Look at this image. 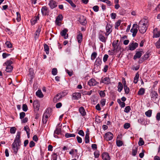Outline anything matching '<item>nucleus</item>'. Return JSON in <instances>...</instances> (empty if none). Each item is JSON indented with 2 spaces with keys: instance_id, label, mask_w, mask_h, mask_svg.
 <instances>
[{
  "instance_id": "nucleus-1",
  "label": "nucleus",
  "mask_w": 160,
  "mask_h": 160,
  "mask_svg": "<svg viewBox=\"0 0 160 160\" xmlns=\"http://www.w3.org/2000/svg\"><path fill=\"white\" fill-rule=\"evenodd\" d=\"M21 133L18 132L12 144V148L15 154H17L18 149L20 148L21 145V141L20 139Z\"/></svg>"
},
{
  "instance_id": "nucleus-2",
  "label": "nucleus",
  "mask_w": 160,
  "mask_h": 160,
  "mask_svg": "<svg viewBox=\"0 0 160 160\" xmlns=\"http://www.w3.org/2000/svg\"><path fill=\"white\" fill-rule=\"evenodd\" d=\"M148 21L147 19H142L140 20L138 24L139 31L142 33H144L146 31L148 27Z\"/></svg>"
},
{
  "instance_id": "nucleus-3",
  "label": "nucleus",
  "mask_w": 160,
  "mask_h": 160,
  "mask_svg": "<svg viewBox=\"0 0 160 160\" xmlns=\"http://www.w3.org/2000/svg\"><path fill=\"white\" fill-rule=\"evenodd\" d=\"M49 112V109H47L43 115L42 121L43 124H46L48 117L50 116V114Z\"/></svg>"
},
{
  "instance_id": "nucleus-4",
  "label": "nucleus",
  "mask_w": 160,
  "mask_h": 160,
  "mask_svg": "<svg viewBox=\"0 0 160 160\" xmlns=\"http://www.w3.org/2000/svg\"><path fill=\"white\" fill-rule=\"evenodd\" d=\"M138 25L137 24H134L133 25L132 28L130 30L131 32L132 33V36L134 37L136 36L138 32Z\"/></svg>"
},
{
  "instance_id": "nucleus-5",
  "label": "nucleus",
  "mask_w": 160,
  "mask_h": 160,
  "mask_svg": "<svg viewBox=\"0 0 160 160\" xmlns=\"http://www.w3.org/2000/svg\"><path fill=\"white\" fill-rule=\"evenodd\" d=\"M100 83H103L105 84H108L111 83V80L109 78L106 77L104 78H102L101 79Z\"/></svg>"
},
{
  "instance_id": "nucleus-6",
  "label": "nucleus",
  "mask_w": 160,
  "mask_h": 160,
  "mask_svg": "<svg viewBox=\"0 0 160 160\" xmlns=\"http://www.w3.org/2000/svg\"><path fill=\"white\" fill-rule=\"evenodd\" d=\"M113 134L110 132H108L106 133L104 137L107 141L111 140L113 138Z\"/></svg>"
},
{
  "instance_id": "nucleus-7",
  "label": "nucleus",
  "mask_w": 160,
  "mask_h": 160,
  "mask_svg": "<svg viewBox=\"0 0 160 160\" xmlns=\"http://www.w3.org/2000/svg\"><path fill=\"white\" fill-rule=\"evenodd\" d=\"M88 85L90 86H94L98 84L96 80L94 78L90 79L88 82Z\"/></svg>"
},
{
  "instance_id": "nucleus-8",
  "label": "nucleus",
  "mask_w": 160,
  "mask_h": 160,
  "mask_svg": "<svg viewBox=\"0 0 160 160\" xmlns=\"http://www.w3.org/2000/svg\"><path fill=\"white\" fill-rule=\"evenodd\" d=\"M138 46V44L137 43L133 42L132 43H130L129 45V49L130 50H134Z\"/></svg>"
},
{
  "instance_id": "nucleus-9",
  "label": "nucleus",
  "mask_w": 160,
  "mask_h": 160,
  "mask_svg": "<svg viewBox=\"0 0 160 160\" xmlns=\"http://www.w3.org/2000/svg\"><path fill=\"white\" fill-rule=\"evenodd\" d=\"M41 12L43 15H48L49 13V11L48 8L45 6L42 7L41 9Z\"/></svg>"
},
{
  "instance_id": "nucleus-10",
  "label": "nucleus",
  "mask_w": 160,
  "mask_h": 160,
  "mask_svg": "<svg viewBox=\"0 0 160 160\" xmlns=\"http://www.w3.org/2000/svg\"><path fill=\"white\" fill-rule=\"evenodd\" d=\"M68 32V30L67 29H64L62 32H61V35L64 37L65 39H66L68 38V35L67 33Z\"/></svg>"
},
{
  "instance_id": "nucleus-11",
  "label": "nucleus",
  "mask_w": 160,
  "mask_h": 160,
  "mask_svg": "<svg viewBox=\"0 0 160 160\" xmlns=\"http://www.w3.org/2000/svg\"><path fill=\"white\" fill-rule=\"evenodd\" d=\"M153 38H158L160 36V31H158V29L156 28L153 31Z\"/></svg>"
},
{
  "instance_id": "nucleus-12",
  "label": "nucleus",
  "mask_w": 160,
  "mask_h": 160,
  "mask_svg": "<svg viewBox=\"0 0 160 160\" xmlns=\"http://www.w3.org/2000/svg\"><path fill=\"white\" fill-rule=\"evenodd\" d=\"M79 111L81 115L83 117L86 115V112L85 110L82 107H81L79 108Z\"/></svg>"
},
{
  "instance_id": "nucleus-13",
  "label": "nucleus",
  "mask_w": 160,
  "mask_h": 160,
  "mask_svg": "<svg viewBox=\"0 0 160 160\" xmlns=\"http://www.w3.org/2000/svg\"><path fill=\"white\" fill-rule=\"evenodd\" d=\"M62 95L60 93L57 94L53 98V102H56L59 101L62 98Z\"/></svg>"
},
{
  "instance_id": "nucleus-14",
  "label": "nucleus",
  "mask_w": 160,
  "mask_h": 160,
  "mask_svg": "<svg viewBox=\"0 0 160 160\" xmlns=\"http://www.w3.org/2000/svg\"><path fill=\"white\" fill-rule=\"evenodd\" d=\"M103 160H110V158L108 154L106 152L103 153L102 154Z\"/></svg>"
},
{
  "instance_id": "nucleus-15",
  "label": "nucleus",
  "mask_w": 160,
  "mask_h": 160,
  "mask_svg": "<svg viewBox=\"0 0 160 160\" xmlns=\"http://www.w3.org/2000/svg\"><path fill=\"white\" fill-rule=\"evenodd\" d=\"M49 5L51 9H53L57 6V2L53 0H51L49 3Z\"/></svg>"
},
{
  "instance_id": "nucleus-16",
  "label": "nucleus",
  "mask_w": 160,
  "mask_h": 160,
  "mask_svg": "<svg viewBox=\"0 0 160 160\" xmlns=\"http://www.w3.org/2000/svg\"><path fill=\"white\" fill-rule=\"evenodd\" d=\"M62 18L63 17L62 15H59L56 20V24L58 25H60V21L62 20Z\"/></svg>"
},
{
  "instance_id": "nucleus-17",
  "label": "nucleus",
  "mask_w": 160,
  "mask_h": 160,
  "mask_svg": "<svg viewBox=\"0 0 160 160\" xmlns=\"http://www.w3.org/2000/svg\"><path fill=\"white\" fill-rule=\"evenodd\" d=\"M80 23L83 25H85L87 23L86 18L83 16L80 17Z\"/></svg>"
},
{
  "instance_id": "nucleus-18",
  "label": "nucleus",
  "mask_w": 160,
  "mask_h": 160,
  "mask_svg": "<svg viewBox=\"0 0 160 160\" xmlns=\"http://www.w3.org/2000/svg\"><path fill=\"white\" fill-rule=\"evenodd\" d=\"M99 40L102 42H105L107 38V37L105 38L102 34H100L98 36Z\"/></svg>"
},
{
  "instance_id": "nucleus-19",
  "label": "nucleus",
  "mask_w": 160,
  "mask_h": 160,
  "mask_svg": "<svg viewBox=\"0 0 160 160\" xmlns=\"http://www.w3.org/2000/svg\"><path fill=\"white\" fill-rule=\"evenodd\" d=\"M81 94L80 93L75 92L73 94V98L75 99H78L81 98Z\"/></svg>"
},
{
  "instance_id": "nucleus-20",
  "label": "nucleus",
  "mask_w": 160,
  "mask_h": 160,
  "mask_svg": "<svg viewBox=\"0 0 160 160\" xmlns=\"http://www.w3.org/2000/svg\"><path fill=\"white\" fill-rule=\"evenodd\" d=\"M142 52H136L134 56L133 59L134 60L136 59L137 58H139L141 56L142 54L141 53Z\"/></svg>"
},
{
  "instance_id": "nucleus-21",
  "label": "nucleus",
  "mask_w": 160,
  "mask_h": 160,
  "mask_svg": "<svg viewBox=\"0 0 160 160\" xmlns=\"http://www.w3.org/2000/svg\"><path fill=\"white\" fill-rule=\"evenodd\" d=\"M112 26L110 24H107L106 27V30L107 32H111L112 31Z\"/></svg>"
},
{
  "instance_id": "nucleus-22",
  "label": "nucleus",
  "mask_w": 160,
  "mask_h": 160,
  "mask_svg": "<svg viewBox=\"0 0 160 160\" xmlns=\"http://www.w3.org/2000/svg\"><path fill=\"white\" fill-rule=\"evenodd\" d=\"M39 19V17L38 16H36L34 17L33 18L31 19V23L32 25L34 24L36 22H37V20Z\"/></svg>"
},
{
  "instance_id": "nucleus-23",
  "label": "nucleus",
  "mask_w": 160,
  "mask_h": 160,
  "mask_svg": "<svg viewBox=\"0 0 160 160\" xmlns=\"http://www.w3.org/2000/svg\"><path fill=\"white\" fill-rule=\"evenodd\" d=\"M85 136V142L86 143L89 142V133L88 132H86Z\"/></svg>"
},
{
  "instance_id": "nucleus-24",
  "label": "nucleus",
  "mask_w": 160,
  "mask_h": 160,
  "mask_svg": "<svg viewBox=\"0 0 160 160\" xmlns=\"http://www.w3.org/2000/svg\"><path fill=\"white\" fill-rule=\"evenodd\" d=\"M82 33H79L77 36V39L79 43H81L82 40Z\"/></svg>"
},
{
  "instance_id": "nucleus-25",
  "label": "nucleus",
  "mask_w": 160,
  "mask_h": 160,
  "mask_svg": "<svg viewBox=\"0 0 160 160\" xmlns=\"http://www.w3.org/2000/svg\"><path fill=\"white\" fill-rule=\"evenodd\" d=\"M36 95L38 97L40 98H42L43 97V94H42L41 91V90H38L36 92Z\"/></svg>"
},
{
  "instance_id": "nucleus-26",
  "label": "nucleus",
  "mask_w": 160,
  "mask_h": 160,
  "mask_svg": "<svg viewBox=\"0 0 160 160\" xmlns=\"http://www.w3.org/2000/svg\"><path fill=\"white\" fill-rule=\"evenodd\" d=\"M118 91L119 92H120L122 90V88H123V85L121 82H118Z\"/></svg>"
},
{
  "instance_id": "nucleus-27",
  "label": "nucleus",
  "mask_w": 160,
  "mask_h": 160,
  "mask_svg": "<svg viewBox=\"0 0 160 160\" xmlns=\"http://www.w3.org/2000/svg\"><path fill=\"white\" fill-rule=\"evenodd\" d=\"M41 29L40 28H38L36 32L35 37V39H37L39 35L40 32H41Z\"/></svg>"
},
{
  "instance_id": "nucleus-28",
  "label": "nucleus",
  "mask_w": 160,
  "mask_h": 160,
  "mask_svg": "<svg viewBox=\"0 0 160 160\" xmlns=\"http://www.w3.org/2000/svg\"><path fill=\"white\" fill-rule=\"evenodd\" d=\"M44 51L46 52V53L48 54L49 53V48L48 46L46 44H45L44 46Z\"/></svg>"
},
{
  "instance_id": "nucleus-29",
  "label": "nucleus",
  "mask_w": 160,
  "mask_h": 160,
  "mask_svg": "<svg viewBox=\"0 0 160 160\" xmlns=\"http://www.w3.org/2000/svg\"><path fill=\"white\" fill-rule=\"evenodd\" d=\"M145 89L144 88H141L140 89L138 92V94L139 95H142L145 93Z\"/></svg>"
},
{
  "instance_id": "nucleus-30",
  "label": "nucleus",
  "mask_w": 160,
  "mask_h": 160,
  "mask_svg": "<svg viewBox=\"0 0 160 160\" xmlns=\"http://www.w3.org/2000/svg\"><path fill=\"white\" fill-rule=\"evenodd\" d=\"M13 67L12 66H7L6 67V71L7 72H11L13 69Z\"/></svg>"
},
{
  "instance_id": "nucleus-31",
  "label": "nucleus",
  "mask_w": 160,
  "mask_h": 160,
  "mask_svg": "<svg viewBox=\"0 0 160 160\" xmlns=\"http://www.w3.org/2000/svg\"><path fill=\"white\" fill-rule=\"evenodd\" d=\"M75 135L74 134H71L67 133H66L65 136L66 138H69L70 137H74L75 136Z\"/></svg>"
},
{
  "instance_id": "nucleus-32",
  "label": "nucleus",
  "mask_w": 160,
  "mask_h": 160,
  "mask_svg": "<svg viewBox=\"0 0 160 160\" xmlns=\"http://www.w3.org/2000/svg\"><path fill=\"white\" fill-rule=\"evenodd\" d=\"M152 110H149L145 112V115L148 117H150L151 116Z\"/></svg>"
},
{
  "instance_id": "nucleus-33",
  "label": "nucleus",
  "mask_w": 160,
  "mask_h": 160,
  "mask_svg": "<svg viewBox=\"0 0 160 160\" xmlns=\"http://www.w3.org/2000/svg\"><path fill=\"white\" fill-rule=\"evenodd\" d=\"M139 75L138 73L136 74L134 78V82L135 83H137L138 81Z\"/></svg>"
},
{
  "instance_id": "nucleus-34",
  "label": "nucleus",
  "mask_w": 160,
  "mask_h": 160,
  "mask_svg": "<svg viewBox=\"0 0 160 160\" xmlns=\"http://www.w3.org/2000/svg\"><path fill=\"white\" fill-rule=\"evenodd\" d=\"M61 128H56L54 132V134L59 135L61 133Z\"/></svg>"
},
{
  "instance_id": "nucleus-35",
  "label": "nucleus",
  "mask_w": 160,
  "mask_h": 160,
  "mask_svg": "<svg viewBox=\"0 0 160 160\" xmlns=\"http://www.w3.org/2000/svg\"><path fill=\"white\" fill-rule=\"evenodd\" d=\"M66 1L68 2L71 5L73 8H75L76 5L71 0H65Z\"/></svg>"
},
{
  "instance_id": "nucleus-36",
  "label": "nucleus",
  "mask_w": 160,
  "mask_h": 160,
  "mask_svg": "<svg viewBox=\"0 0 160 160\" xmlns=\"http://www.w3.org/2000/svg\"><path fill=\"white\" fill-rule=\"evenodd\" d=\"M137 149L138 148L136 147H135L132 149V153L133 156H135L136 155L137 152Z\"/></svg>"
},
{
  "instance_id": "nucleus-37",
  "label": "nucleus",
  "mask_w": 160,
  "mask_h": 160,
  "mask_svg": "<svg viewBox=\"0 0 160 160\" xmlns=\"http://www.w3.org/2000/svg\"><path fill=\"white\" fill-rule=\"evenodd\" d=\"M117 101L122 108H123L125 106V103L123 102H121L120 99H118Z\"/></svg>"
},
{
  "instance_id": "nucleus-38",
  "label": "nucleus",
  "mask_w": 160,
  "mask_h": 160,
  "mask_svg": "<svg viewBox=\"0 0 160 160\" xmlns=\"http://www.w3.org/2000/svg\"><path fill=\"white\" fill-rule=\"evenodd\" d=\"M12 62L10 60H8L7 62H5L4 65H5L7 66H11V65L12 64Z\"/></svg>"
},
{
  "instance_id": "nucleus-39",
  "label": "nucleus",
  "mask_w": 160,
  "mask_h": 160,
  "mask_svg": "<svg viewBox=\"0 0 160 160\" xmlns=\"http://www.w3.org/2000/svg\"><path fill=\"white\" fill-rule=\"evenodd\" d=\"M33 104L34 107H36V108H37L38 110L39 105L37 101H34L33 102Z\"/></svg>"
},
{
  "instance_id": "nucleus-40",
  "label": "nucleus",
  "mask_w": 160,
  "mask_h": 160,
  "mask_svg": "<svg viewBox=\"0 0 160 160\" xmlns=\"http://www.w3.org/2000/svg\"><path fill=\"white\" fill-rule=\"evenodd\" d=\"M149 53L147 52L143 56V59L144 60H146L149 57Z\"/></svg>"
},
{
  "instance_id": "nucleus-41",
  "label": "nucleus",
  "mask_w": 160,
  "mask_h": 160,
  "mask_svg": "<svg viewBox=\"0 0 160 160\" xmlns=\"http://www.w3.org/2000/svg\"><path fill=\"white\" fill-rule=\"evenodd\" d=\"M57 73L58 71L56 68H53L52 69V73L53 75H55L57 74Z\"/></svg>"
},
{
  "instance_id": "nucleus-42",
  "label": "nucleus",
  "mask_w": 160,
  "mask_h": 160,
  "mask_svg": "<svg viewBox=\"0 0 160 160\" xmlns=\"http://www.w3.org/2000/svg\"><path fill=\"white\" fill-rule=\"evenodd\" d=\"M97 55V53L95 52H93L91 55V59L92 60L96 58Z\"/></svg>"
},
{
  "instance_id": "nucleus-43",
  "label": "nucleus",
  "mask_w": 160,
  "mask_h": 160,
  "mask_svg": "<svg viewBox=\"0 0 160 160\" xmlns=\"http://www.w3.org/2000/svg\"><path fill=\"white\" fill-rule=\"evenodd\" d=\"M16 130V128L15 127H12L10 129V132L12 134L15 133Z\"/></svg>"
},
{
  "instance_id": "nucleus-44",
  "label": "nucleus",
  "mask_w": 160,
  "mask_h": 160,
  "mask_svg": "<svg viewBox=\"0 0 160 160\" xmlns=\"http://www.w3.org/2000/svg\"><path fill=\"white\" fill-rule=\"evenodd\" d=\"M144 142L142 139L141 138H140L138 142V144L139 146H142L144 145Z\"/></svg>"
},
{
  "instance_id": "nucleus-45",
  "label": "nucleus",
  "mask_w": 160,
  "mask_h": 160,
  "mask_svg": "<svg viewBox=\"0 0 160 160\" xmlns=\"http://www.w3.org/2000/svg\"><path fill=\"white\" fill-rule=\"evenodd\" d=\"M121 24V21L120 20L118 21L117 22L115 25V29H118V27Z\"/></svg>"
},
{
  "instance_id": "nucleus-46",
  "label": "nucleus",
  "mask_w": 160,
  "mask_h": 160,
  "mask_svg": "<svg viewBox=\"0 0 160 160\" xmlns=\"http://www.w3.org/2000/svg\"><path fill=\"white\" fill-rule=\"evenodd\" d=\"M17 17H16V20L18 22H19L20 21L21 19V16L20 13L18 12H17Z\"/></svg>"
},
{
  "instance_id": "nucleus-47",
  "label": "nucleus",
  "mask_w": 160,
  "mask_h": 160,
  "mask_svg": "<svg viewBox=\"0 0 160 160\" xmlns=\"http://www.w3.org/2000/svg\"><path fill=\"white\" fill-rule=\"evenodd\" d=\"M130 126V124L129 123H126L123 125V127L125 129H128Z\"/></svg>"
},
{
  "instance_id": "nucleus-48",
  "label": "nucleus",
  "mask_w": 160,
  "mask_h": 160,
  "mask_svg": "<svg viewBox=\"0 0 160 160\" xmlns=\"http://www.w3.org/2000/svg\"><path fill=\"white\" fill-rule=\"evenodd\" d=\"M131 110V108L129 106H128L126 107L124 110V112L126 113H128Z\"/></svg>"
},
{
  "instance_id": "nucleus-49",
  "label": "nucleus",
  "mask_w": 160,
  "mask_h": 160,
  "mask_svg": "<svg viewBox=\"0 0 160 160\" xmlns=\"http://www.w3.org/2000/svg\"><path fill=\"white\" fill-rule=\"evenodd\" d=\"M116 144L117 146L120 147L122 145L123 143L121 141L117 140L116 141Z\"/></svg>"
},
{
  "instance_id": "nucleus-50",
  "label": "nucleus",
  "mask_w": 160,
  "mask_h": 160,
  "mask_svg": "<svg viewBox=\"0 0 160 160\" xmlns=\"http://www.w3.org/2000/svg\"><path fill=\"white\" fill-rule=\"evenodd\" d=\"M24 130L27 133L29 134V133L30 131L29 127L27 126H25L24 127Z\"/></svg>"
},
{
  "instance_id": "nucleus-51",
  "label": "nucleus",
  "mask_w": 160,
  "mask_h": 160,
  "mask_svg": "<svg viewBox=\"0 0 160 160\" xmlns=\"http://www.w3.org/2000/svg\"><path fill=\"white\" fill-rule=\"evenodd\" d=\"M144 121V120L142 118H140L138 120V123H140L141 125H146L144 123H143Z\"/></svg>"
},
{
  "instance_id": "nucleus-52",
  "label": "nucleus",
  "mask_w": 160,
  "mask_h": 160,
  "mask_svg": "<svg viewBox=\"0 0 160 160\" xmlns=\"http://www.w3.org/2000/svg\"><path fill=\"white\" fill-rule=\"evenodd\" d=\"M22 109L23 110L24 112H26L27 111L28 107L26 104H24L22 105Z\"/></svg>"
},
{
  "instance_id": "nucleus-53",
  "label": "nucleus",
  "mask_w": 160,
  "mask_h": 160,
  "mask_svg": "<svg viewBox=\"0 0 160 160\" xmlns=\"http://www.w3.org/2000/svg\"><path fill=\"white\" fill-rule=\"evenodd\" d=\"M100 96L102 97H104L105 96V94L104 91H101L99 92Z\"/></svg>"
},
{
  "instance_id": "nucleus-54",
  "label": "nucleus",
  "mask_w": 160,
  "mask_h": 160,
  "mask_svg": "<svg viewBox=\"0 0 160 160\" xmlns=\"http://www.w3.org/2000/svg\"><path fill=\"white\" fill-rule=\"evenodd\" d=\"M5 44L8 48H10L12 47V45L10 42L9 41H7L5 42Z\"/></svg>"
},
{
  "instance_id": "nucleus-55",
  "label": "nucleus",
  "mask_w": 160,
  "mask_h": 160,
  "mask_svg": "<svg viewBox=\"0 0 160 160\" xmlns=\"http://www.w3.org/2000/svg\"><path fill=\"white\" fill-rule=\"evenodd\" d=\"M25 116V113L24 112H22L20 113V118L22 119L24 118Z\"/></svg>"
},
{
  "instance_id": "nucleus-56",
  "label": "nucleus",
  "mask_w": 160,
  "mask_h": 160,
  "mask_svg": "<svg viewBox=\"0 0 160 160\" xmlns=\"http://www.w3.org/2000/svg\"><path fill=\"white\" fill-rule=\"evenodd\" d=\"M112 46L114 48V50H117L118 48V46L117 45V43L113 42L112 43Z\"/></svg>"
},
{
  "instance_id": "nucleus-57",
  "label": "nucleus",
  "mask_w": 160,
  "mask_h": 160,
  "mask_svg": "<svg viewBox=\"0 0 160 160\" xmlns=\"http://www.w3.org/2000/svg\"><path fill=\"white\" fill-rule=\"evenodd\" d=\"M10 55V54L8 53H3L2 54V57L3 58H5L9 56Z\"/></svg>"
},
{
  "instance_id": "nucleus-58",
  "label": "nucleus",
  "mask_w": 160,
  "mask_h": 160,
  "mask_svg": "<svg viewBox=\"0 0 160 160\" xmlns=\"http://www.w3.org/2000/svg\"><path fill=\"white\" fill-rule=\"evenodd\" d=\"M94 155L95 158H98L99 156V152L98 151H96L94 152Z\"/></svg>"
},
{
  "instance_id": "nucleus-59",
  "label": "nucleus",
  "mask_w": 160,
  "mask_h": 160,
  "mask_svg": "<svg viewBox=\"0 0 160 160\" xmlns=\"http://www.w3.org/2000/svg\"><path fill=\"white\" fill-rule=\"evenodd\" d=\"M57 155L55 153H54L52 156V160H57Z\"/></svg>"
},
{
  "instance_id": "nucleus-60",
  "label": "nucleus",
  "mask_w": 160,
  "mask_h": 160,
  "mask_svg": "<svg viewBox=\"0 0 160 160\" xmlns=\"http://www.w3.org/2000/svg\"><path fill=\"white\" fill-rule=\"evenodd\" d=\"M76 138L78 142L79 143H81L82 142V140L80 137L78 136H77V137Z\"/></svg>"
},
{
  "instance_id": "nucleus-61",
  "label": "nucleus",
  "mask_w": 160,
  "mask_h": 160,
  "mask_svg": "<svg viewBox=\"0 0 160 160\" xmlns=\"http://www.w3.org/2000/svg\"><path fill=\"white\" fill-rule=\"evenodd\" d=\"M93 10L96 12H97L99 10V7L98 6H95L93 8Z\"/></svg>"
},
{
  "instance_id": "nucleus-62",
  "label": "nucleus",
  "mask_w": 160,
  "mask_h": 160,
  "mask_svg": "<svg viewBox=\"0 0 160 160\" xmlns=\"http://www.w3.org/2000/svg\"><path fill=\"white\" fill-rule=\"evenodd\" d=\"M78 133L82 136H84V133L82 130H80L78 132Z\"/></svg>"
},
{
  "instance_id": "nucleus-63",
  "label": "nucleus",
  "mask_w": 160,
  "mask_h": 160,
  "mask_svg": "<svg viewBox=\"0 0 160 160\" xmlns=\"http://www.w3.org/2000/svg\"><path fill=\"white\" fill-rule=\"evenodd\" d=\"M29 145L30 148H32L35 145V143L32 141L30 142Z\"/></svg>"
},
{
  "instance_id": "nucleus-64",
  "label": "nucleus",
  "mask_w": 160,
  "mask_h": 160,
  "mask_svg": "<svg viewBox=\"0 0 160 160\" xmlns=\"http://www.w3.org/2000/svg\"><path fill=\"white\" fill-rule=\"evenodd\" d=\"M156 46L158 48H160V40H158L156 43Z\"/></svg>"
}]
</instances>
